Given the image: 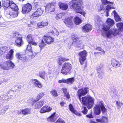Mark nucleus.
<instances>
[{
    "label": "nucleus",
    "instance_id": "f257e3e1",
    "mask_svg": "<svg viewBox=\"0 0 123 123\" xmlns=\"http://www.w3.org/2000/svg\"><path fill=\"white\" fill-rule=\"evenodd\" d=\"M88 89L87 88H85L79 90L77 91V96L82 104L86 105L88 109H91L94 104V98L89 95L81 98L82 96H84L86 94L88 91Z\"/></svg>",
    "mask_w": 123,
    "mask_h": 123
},
{
    "label": "nucleus",
    "instance_id": "f03ea898",
    "mask_svg": "<svg viewBox=\"0 0 123 123\" xmlns=\"http://www.w3.org/2000/svg\"><path fill=\"white\" fill-rule=\"evenodd\" d=\"M106 21L108 25L106 24H104L102 29L105 31V34L107 37L110 38L114 35L113 31L111 30L109 31H107L114 24V21L113 20L110 18H108Z\"/></svg>",
    "mask_w": 123,
    "mask_h": 123
},
{
    "label": "nucleus",
    "instance_id": "7ed1b4c3",
    "mask_svg": "<svg viewBox=\"0 0 123 123\" xmlns=\"http://www.w3.org/2000/svg\"><path fill=\"white\" fill-rule=\"evenodd\" d=\"M103 115L107 114V110L104 105L103 101H98L93 108L94 113L96 115H99L101 113V110Z\"/></svg>",
    "mask_w": 123,
    "mask_h": 123
},
{
    "label": "nucleus",
    "instance_id": "20e7f679",
    "mask_svg": "<svg viewBox=\"0 0 123 123\" xmlns=\"http://www.w3.org/2000/svg\"><path fill=\"white\" fill-rule=\"evenodd\" d=\"M102 4L100 5V10H103L104 12H106V16H109V12L111 9L114 8L113 7V4L112 2L108 1L107 0H102Z\"/></svg>",
    "mask_w": 123,
    "mask_h": 123
},
{
    "label": "nucleus",
    "instance_id": "39448f33",
    "mask_svg": "<svg viewBox=\"0 0 123 123\" xmlns=\"http://www.w3.org/2000/svg\"><path fill=\"white\" fill-rule=\"evenodd\" d=\"M83 4V2L81 0H72L70 2L69 4L75 11L77 13H81V6Z\"/></svg>",
    "mask_w": 123,
    "mask_h": 123
},
{
    "label": "nucleus",
    "instance_id": "423d86ee",
    "mask_svg": "<svg viewBox=\"0 0 123 123\" xmlns=\"http://www.w3.org/2000/svg\"><path fill=\"white\" fill-rule=\"evenodd\" d=\"M71 68V64L69 63H65L63 65L61 72L63 74L67 75L69 74Z\"/></svg>",
    "mask_w": 123,
    "mask_h": 123
},
{
    "label": "nucleus",
    "instance_id": "0eeeda50",
    "mask_svg": "<svg viewBox=\"0 0 123 123\" xmlns=\"http://www.w3.org/2000/svg\"><path fill=\"white\" fill-rule=\"evenodd\" d=\"M14 64L10 60L5 62L3 64L0 65L1 68L6 70L12 68H14Z\"/></svg>",
    "mask_w": 123,
    "mask_h": 123
},
{
    "label": "nucleus",
    "instance_id": "6e6552de",
    "mask_svg": "<svg viewBox=\"0 0 123 123\" xmlns=\"http://www.w3.org/2000/svg\"><path fill=\"white\" fill-rule=\"evenodd\" d=\"M87 55V52L85 50L79 53V55L80 56L79 60L81 65L84 63L86 60Z\"/></svg>",
    "mask_w": 123,
    "mask_h": 123
},
{
    "label": "nucleus",
    "instance_id": "1a4fd4ad",
    "mask_svg": "<svg viewBox=\"0 0 123 123\" xmlns=\"http://www.w3.org/2000/svg\"><path fill=\"white\" fill-rule=\"evenodd\" d=\"M32 9V6L29 3L24 5L22 6V12L23 13H27L30 12Z\"/></svg>",
    "mask_w": 123,
    "mask_h": 123
},
{
    "label": "nucleus",
    "instance_id": "9d476101",
    "mask_svg": "<svg viewBox=\"0 0 123 123\" xmlns=\"http://www.w3.org/2000/svg\"><path fill=\"white\" fill-rule=\"evenodd\" d=\"M5 11L7 14L9 15L12 18H15L18 15V11H14L11 8H7Z\"/></svg>",
    "mask_w": 123,
    "mask_h": 123
},
{
    "label": "nucleus",
    "instance_id": "9b49d317",
    "mask_svg": "<svg viewBox=\"0 0 123 123\" xmlns=\"http://www.w3.org/2000/svg\"><path fill=\"white\" fill-rule=\"evenodd\" d=\"M72 40L74 41L73 43V44L75 46H77L78 47H83V45L82 42L78 39V38L75 36L72 37Z\"/></svg>",
    "mask_w": 123,
    "mask_h": 123
},
{
    "label": "nucleus",
    "instance_id": "f8f14e48",
    "mask_svg": "<svg viewBox=\"0 0 123 123\" xmlns=\"http://www.w3.org/2000/svg\"><path fill=\"white\" fill-rule=\"evenodd\" d=\"M43 11L40 8L37 9V10L34 12L31 16V18H36L40 16L43 13Z\"/></svg>",
    "mask_w": 123,
    "mask_h": 123
},
{
    "label": "nucleus",
    "instance_id": "ddd939ff",
    "mask_svg": "<svg viewBox=\"0 0 123 123\" xmlns=\"http://www.w3.org/2000/svg\"><path fill=\"white\" fill-rule=\"evenodd\" d=\"M46 12L47 13L53 12L55 10V6L52 3H48L45 8Z\"/></svg>",
    "mask_w": 123,
    "mask_h": 123
},
{
    "label": "nucleus",
    "instance_id": "4468645a",
    "mask_svg": "<svg viewBox=\"0 0 123 123\" xmlns=\"http://www.w3.org/2000/svg\"><path fill=\"white\" fill-rule=\"evenodd\" d=\"M103 65L101 64L97 67V72L98 73V76L100 78L102 77L103 75L104 72L103 69Z\"/></svg>",
    "mask_w": 123,
    "mask_h": 123
},
{
    "label": "nucleus",
    "instance_id": "2eb2a0df",
    "mask_svg": "<svg viewBox=\"0 0 123 123\" xmlns=\"http://www.w3.org/2000/svg\"><path fill=\"white\" fill-rule=\"evenodd\" d=\"M16 56L18 59L21 60L23 62H25L27 60V58L25 54H23L21 53H17Z\"/></svg>",
    "mask_w": 123,
    "mask_h": 123
},
{
    "label": "nucleus",
    "instance_id": "dca6fc26",
    "mask_svg": "<svg viewBox=\"0 0 123 123\" xmlns=\"http://www.w3.org/2000/svg\"><path fill=\"white\" fill-rule=\"evenodd\" d=\"M111 62V65L113 67L115 68L119 67L120 65V63L118 61L114 58L112 59Z\"/></svg>",
    "mask_w": 123,
    "mask_h": 123
},
{
    "label": "nucleus",
    "instance_id": "f3484780",
    "mask_svg": "<svg viewBox=\"0 0 123 123\" xmlns=\"http://www.w3.org/2000/svg\"><path fill=\"white\" fill-rule=\"evenodd\" d=\"M56 113L55 112H54L50 116L47 118V121L50 122L55 121L58 117Z\"/></svg>",
    "mask_w": 123,
    "mask_h": 123
},
{
    "label": "nucleus",
    "instance_id": "a211bd4d",
    "mask_svg": "<svg viewBox=\"0 0 123 123\" xmlns=\"http://www.w3.org/2000/svg\"><path fill=\"white\" fill-rule=\"evenodd\" d=\"M27 39L29 44L34 45H37V43L34 42L31 35L29 34L27 36Z\"/></svg>",
    "mask_w": 123,
    "mask_h": 123
},
{
    "label": "nucleus",
    "instance_id": "6ab92c4d",
    "mask_svg": "<svg viewBox=\"0 0 123 123\" xmlns=\"http://www.w3.org/2000/svg\"><path fill=\"white\" fill-rule=\"evenodd\" d=\"M14 52V50L13 49H11L6 55V59L10 60H12L13 58Z\"/></svg>",
    "mask_w": 123,
    "mask_h": 123
},
{
    "label": "nucleus",
    "instance_id": "aec40b11",
    "mask_svg": "<svg viewBox=\"0 0 123 123\" xmlns=\"http://www.w3.org/2000/svg\"><path fill=\"white\" fill-rule=\"evenodd\" d=\"M92 28V26L89 24H86L82 28V31L84 32H88L91 31Z\"/></svg>",
    "mask_w": 123,
    "mask_h": 123
},
{
    "label": "nucleus",
    "instance_id": "412c9836",
    "mask_svg": "<svg viewBox=\"0 0 123 123\" xmlns=\"http://www.w3.org/2000/svg\"><path fill=\"white\" fill-rule=\"evenodd\" d=\"M52 109L51 107L49 106H47L43 107L40 110V112L41 113H43L51 111Z\"/></svg>",
    "mask_w": 123,
    "mask_h": 123
},
{
    "label": "nucleus",
    "instance_id": "4be33fe9",
    "mask_svg": "<svg viewBox=\"0 0 123 123\" xmlns=\"http://www.w3.org/2000/svg\"><path fill=\"white\" fill-rule=\"evenodd\" d=\"M15 44L18 47L21 46L23 44V41L21 37L16 39L15 40Z\"/></svg>",
    "mask_w": 123,
    "mask_h": 123
},
{
    "label": "nucleus",
    "instance_id": "5701e85b",
    "mask_svg": "<svg viewBox=\"0 0 123 123\" xmlns=\"http://www.w3.org/2000/svg\"><path fill=\"white\" fill-rule=\"evenodd\" d=\"M46 42L48 44H50L54 41V39L50 36H45L43 38Z\"/></svg>",
    "mask_w": 123,
    "mask_h": 123
},
{
    "label": "nucleus",
    "instance_id": "b1692460",
    "mask_svg": "<svg viewBox=\"0 0 123 123\" xmlns=\"http://www.w3.org/2000/svg\"><path fill=\"white\" fill-rule=\"evenodd\" d=\"M9 4L8 7H9L10 8H11L12 10L14 11H18V6L13 2L11 1Z\"/></svg>",
    "mask_w": 123,
    "mask_h": 123
},
{
    "label": "nucleus",
    "instance_id": "393cba45",
    "mask_svg": "<svg viewBox=\"0 0 123 123\" xmlns=\"http://www.w3.org/2000/svg\"><path fill=\"white\" fill-rule=\"evenodd\" d=\"M73 18L72 17H69L65 19L64 23L68 27H69V25H72L73 23Z\"/></svg>",
    "mask_w": 123,
    "mask_h": 123
},
{
    "label": "nucleus",
    "instance_id": "a878e982",
    "mask_svg": "<svg viewBox=\"0 0 123 123\" xmlns=\"http://www.w3.org/2000/svg\"><path fill=\"white\" fill-rule=\"evenodd\" d=\"M69 108L70 111L75 115L79 116H81V114L79 113L76 111L74 110L73 107L71 104H70L69 105Z\"/></svg>",
    "mask_w": 123,
    "mask_h": 123
},
{
    "label": "nucleus",
    "instance_id": "bb28decb",
    "mask_svg": "<svg viewBox=\"0 0 123 123\" xmlns=\"http://www.w3.org/2000/svg\"><path fill=\"white\" fill-rule=\"evenodd\" d=\"M58 5L60 8L63 10H66L68 8V6L67 4L61 2H59Z\"/></svg>",
    "mask_w": 123,
    "mask_h": 123
},
{
    "label": "nucleus",
    "instance_id": "cd10ccee",
    "mask_svg": "<svg viewBox=\"0 0 123 123\" xmlns=\"http://www.w3.org/2000/svg\"><path fill=\"white\" fill-rule=\"evenodd\" d=\"M43 99L38 102L36 103L35 105V108L37 109L40 108L43 105Z\"/></svg>",
    "mask_w": 123,
    "mask_h": 123
},
{
    "label": "nucleus",
    "instance_id": "c85d7f7f",
    "mask_svg": "<svg viewBox=\"0 0 123 123\" xmlns=\"http://www.w3.org/2000/svg\"><path fill=\"white\" fill-rule=\"evenodd\" d=\"M108 118L107 117H102V118L101 119H97L96 120L98 122H101L102 123H108Z\"/></svg>",
    "mask_w": 123,
    "mask_h": 123
},
{
    "label": "nucleus",
    "instance_id": "c756f323",
    "mask_svg": "<svg viewBox=\"0 0 123 123\" xmlns=\"http://www.w3.org/2000/svg\"><path fill=\"white\" fill-rule=\"evenodd\" d=\"M10 0H2V3L3 4V6L6 8L8 7L9 4L11 1H10Z\"/></svg>",
    "mask_w": 123,
    "mask_h": 123
},
{
    "label": "nucleus",
    "instance_id": "7c9ffc66",
    "mask_svg": "<svg viewBox=\"0 0 123 123\" xmlns=\"http://www.w3.org/2000/svg\"><path fill=\"white\" fill-rule=\"evenodd\" d=\"M112 13L114 14V17L116 21H121V18L119 16L117 15L115 11H114Z\"/></svg>",
    "mask_w": 123,
    "mask_h": 123
},
{
    "label": "nucleus",
    "instance_id": "2f4dec72",
    "mask_svg": "<svg viewBox=\"0 0 123 123\" xmlns=\"http://www.w3.org/2000/svg\"><path fill=\"white\" fill-rule=\"evenodd\" d=\"M63 92L64 93L65 96H66L67 98L69 99L70 98V96L69 93L67 92V89L65 88H63L62 89Z\"/></svg>",
    "mask_w": 123,
    "mask_h": 123
},
{
    "label": "nucleus",
    "instance_id": "473e14b6",
    "mask_svg": "<svg viewBox=\"0 0 123 123\" xmlns=\"http://www.w3.org/2000/svg\"><path fill=\"white\" fill-rule=\"evenodd\" d=\"M74 21L76 25H78L81 23L82 20L78 17H76L75 18L74 20Z\"/></svg>",
    "mask_w": 123,
    "mask_h": 123
},
{
    "label": "nucleus",
    "instance_id": "72a5a7b5",
    "mask_svg": "<svg viewBox=\"0 0 123 123\" xmlns=\"http://www.w3.org/2000/svg\"><path fill=\"white\" fill-rule=\"evenodd\" d=\"M74 81V78L73 77L69 78L66 80V83L69 85H71L73 83Z\"/></svg>",
    "mask_w": 123,
    "mask_h": 123
},
{
    "label": "nucleus",
    "instance_id": "f704fd0d",
    "mask_svg": "<svg viewBox=\"0 0 123 123\" xmlns=\"http://www.w3.org/2000/svg\"><path fill=\"white\" fill-rule=\"evenodd\" d=\"M46 45V43H45L43 39L40 40L39 45L41 49L43 48Z\"/></svg>",
    "mask_w": 123,
    "mask_h": 123
},
{
    "label": "nucleus",
    "instance_id": "c9c22d12",
    "mask_svg": "<svg viewBox=\"0 0 123 123\" xmlns=\"http://www.w3.org/2000/svg\"><path fill=\"white\" fill-rule=\"evenodd\" d=\"M22 112L24 115H27L31 113V109H23L22 111Z\"/></svg>",
    "mask_w": 123,
    "mask_h": 123
},
{
    "label": "nucleus",
    "instance_id": "e433bc0d",
    "mask_svg": "<svg viewBox=\"0 0 123 123\" xmlns=\"http://www.w3.org/2000/svg\"><path fill=\"white\" fill-rule=\"evenodd\" d=\"M116 25L119 30L123 31V23H118L116 24Z\"/></svg>",
    "mask_w": 123,
    "mask_h": 123
},
{
    "label": "nucleus",
    "instance_id": "4c0bfd02",
    "mask_svg": "<svg viewBox=\"0 0 123 123\" xmlns=\"http://www.w3.org/2000/svg\"><path fill=\"white\" fill-rule=\"evenodd\" d=\"M21 35L18 32H15L13 33L12 35L13 37L16 39L18 38L19 37H21Z\"/></svg>",
    "mask_w": 123,
    "mask_h": 123
},
{
    "label": "nucleus",
    "instance_id": "58836bf2",
    "mask_svg": "<svg viewBox=\"0 0 123 123\" xmlns=\"http://www.w3.org/2000/svg\"><path fill=\"white\" fill-rule=\"evenodd\" d=\"M44 94L43 92H41L38 94L37 97L36 99V101H38L44 95Z\"/></svg>",
    "mask_w": 123,
    "mask_h": 123
},
{
    "label": "nucleus",
    "instance_id": "ea45409f",
    "mask_svg": "<svg viewBox=\"0 0 123 123\" xmlns=\"http://www.w3.org/2000/svg\"><path fill=\"white\" fill-rule=\"evenodd\" d=\"M58 59L59 61V64L60 65H61L62 64V63L60 62L61 61L64 62L65 61H66L68 60V59H67L64 58L62 57H60L58 58Z\"/></svg>",
    "mask_w": 123,
    "mask_h": 123
},
{
    "label": "nucleus",
    "instance_id": "a19ab883",
    "mask_svg": "<svg viewBox=\"0 0 123 123\" xmlns=\"http://www.w3.org/2000/svg\"><path fill=\"white\" fill-rule=\"evenodd\" d=\"M7 49V48L6 47H2L0 48V50L3 54L6 52Z\"/></svg>",
    "mask_w": 123,
    "mask_h": 123
},
{
    "label": "nucleus",
    "instance_id": "79ce46f5",
    "mask_svg": "<svg viewBox=\"0 0 123 123\" xmlns=\"http://www.w3.org/2000/svg\"><path fill=\"white\" fill-rule=\"evenodd\" d=\"M45 72L44 71H41L39 72V76L42 78H45Z\"/></svg>",
    "mask_w": 123,
    "mask_h": 123
},
{
    "label": "nucleus",
    "instance_id": "37998d69",
    "mask_svg": "<svg viewBox=\"0 0 123 123\" xmlns=\"http://www.w3.org/2000/svg\"><path fill=\"white\" fill-rule=\"evenodd\" d=\"M82 112L84 114H86L87 113L88 110L86 107L82 106Z\"/></svg>",
    "mask_w": 123,
    "mask_h": 123
},
{
    "label": "nucleus",
    "instance_id": "c03bdc74",
    "mask_svg": "<svg viewBox=\"0 0 123 123\" xmlns=\"http://www.w3.org/2000/svg\"><path fill=\"white\" fill-rule=\"evenodd\" d=\"M51 32L53 34L57 36L59 34V32L56 29H54V30L52 31Z\"/></svg>",
    "mask_w": 123,
    "mask_h": 123
},
{
    "label": "nucleus",
    "instance_id": "a18cd8bd",
    "mask_svg": "<svg viewBox=\"0 0 123 123\" xmlns=\"http://www.w3.org/2000/svg\"><path fill=\"white\" fill-rule=\"evenodd\" d=\"M63 14V13H60L56 15L55 18L56 19H58L61 18Z\"/></svg>",
    "mask_w": 123,
    "mask_h": 123
},
{
    "label": "nucleus",
    "instance_id": "49530a36",
    "mask_svg": "<svg viewBox=\"0 0 123 123\" xmlns=\"http://www.w3.org/2000/svg\"><path fill=\"white\" fill-rule=\"evenodd\" d=\"M51 93L54 96H57V94L56 91L55 90H53L50 91Z\"/></svg>",
    "mask_w": 123,
    "mask_h": 123
},
{
    "label": "nucleus",
    "instance_id": "de8ad7c7",
    "mask_svg": "<svg viewBox=\"0 0 123 123\" xmlns=\"http://www.w3.org/2000/svg\"><path fill=\"white\" fill-rule=\"evenodd\" d=\"M40 82V81H38L37 80L34 79L33 80V83L34 85L36 87Z\"/></svg>",
    "mask_w": 123,
    "mask_h": 123
},
{
    "label": "nucleus",
    "instance_id": "09e8293b",
    "mask_svg": "<svg viewBox=\"0 0 123 123\" xmlns=\"http://www.w3.org/2000/svg\"><path fill=\"white\" fill-rule=\"evenodd\" d=\"M55 123H65L62 119L59 118L55 122Z\"/></svg>",
    "mask_w": 123,
    "mask_h": 123
},
{
    "label": "nucleus",
    "instance_id": "8fccbe9b",
    "mask_svg": "<svg viewBox=\"0 0 123 123\" xmlns=\"http://www.w3.org/2000/svg\"><path fill=\"white\" fill-rule=\"evenodd\" d=\"M32 47L30 45H28L26 49V50L29 51L30 52H31L32 50Z\"/></svg>",
    "mask_w": 123,
    "mask_h": 123
},
{
    "label": "nucleus",
    "instance_id": "3c124183",
    "mask_svg": "<svg viewBox=\"0 0 123 123\" xmlns=\"http://www.w3.org/2000/svg\"><path fill=\"white\" fill-rule=\"evenodd\" d=\"M33 7L34 9H36L38 7V2H35L34 3L33 6Z\"/></svg>",
    "mask_w": 123,
    "mask_h": 123
},
{
    "label": "nucleus",
    "instance_id": "603ef678",
    "mask_svg": "<svg viewBox=\"0 0 123 123\" xmlns=\"http://www.w3.org/2000/svg\"><path fill=\"white\" fill-rule=\"evenodd\" d=\"M96 49L102 52L103 54L105 53L104 50L100 47H97L96 48Z\"/></svg>",
    "mask_w": 123,
    "mask_h": 123
},
{
    "label": "nucleus",
    "instance_id": "864d4df0",
    "mask_svg": "<svg viewBox=\"0 0 123 123\" xmlns=\"http://www.w3.org/2000/svg\"><path fill=\"white\" fill-rule=\"evenodd\" d=\"M66 80H65V79H62V80H59L58 81V82L59 83H66Z\"/></svg>",
    "mask_w": 123,
    "mask_h": 123
},
{
    "label": "nucleus",
    "instance_id": "5fc2aeb1",
    "mask_svg": "<svg viewBox=\"0 0 123 123\" xmlns=\"http://www.w3.org/2000/svg\"><path fill=\"white\" fill-rule=\"evenodd\" d=\"M86 116L89 118H92L93 117V116L92 114L91 111L90 112V113L88 115H86Z\"/></svg>",
    "mask_w": 123,
    "mask_h": 123
},
{
    "label": "nucleus",
    "instance_id": "6e6d98bb",
    "mask_svg": "<svg viewBox=\"0 0 123 123\" xmlns=\"http://www.w3.org/2000/svg\"><path fill=\"white\" fill-rule=\"evenodd\" d=\"M116 104L119 107H121V106L123 105V104L117 101Z\"/></svg>",
    "mask_w": 123,
    "mask_h": 123
},
{
    "label": "nucleus",
    "instance_id": "4d7b16f0",
    "mask_svg": "<svg viewBox=\"0 0 123 123\" xmlns=\"http://www.w3.org/2000/svg\"><path fill=\"white\" fill-rule=\"evenodd\" d=\"M34 21H32L31 22L30 24H28L27 25V26L28 27L32 26V25H34Z\"/></svg>",
    "mask_w": 123,
    "mask_h": 123
},
{
    "label": "nucleus",
    "instance_id": "13d9d810",
    "mask_svg": "<svg viewBox=\"0 0 123 123\" xmlns=\"http://www.w3.org/2000/svg\"><path fill=\"white\" fill-rule=\"evenodd\" d=\"M43 85L40 82L39 83L38 85V86H37V87L39 88H41L43 87Z\"/></svg>",
    "mask_w": 123,
    "mask_h": 123
},
{
    "label": "nucleus",
    "instance_id": "bf43d9fd",
    "mask_svg": "<svg viewBox=\"0 0 123 123\" xmlns=\"http://www.w3.org/2000/svg\"><path fill=\"white\" fill-rule=\"evenodd\" d=\"M37 25L38 27L40 28H41L43 27L42 22L39 23L37 24Z\"/></svg>",
    "mask_w": 123,
    "mask_h": 123
},
{
    "label": "nucleus",
    "instance_id": "052dcab7",
    "mask_svg": "<svg viewBox=\"0 0 123 123\" xmlns=\"http://www.w3.org/2000/svg\"><path fill=\"white\" fill-rule=\"evenodd\" d=\"M42 22L43 27L44 26H47L48 24V23L46 22Z\"/></svg>",
    "mask_w": 123,
    "mask_h": 123
},
{
    "label": "nucleus",
    "instance_id": "680f3d73",
    "mask_svg": "<svg viewBox=\"0 0 123 123\" xmlns=\"http://www.w3.org/2000/svg\"><path fill=\"white\" fill-rule=\"evenodd\" d=\"M6 111L5 110L2 109L0 111V113L2 114H4L5 112Z\"/></svg>",
    "mask_w": 123,
    "mask_h": 123
},
{
    "label": "nucleus",
    "instance_id": "e2e57ef3",
    "mask_svg": "<svg viewBox=\"0 0 123 123\" xmlns=\"http://www.w3.org/2000/svg\"><path fill=\"white\" fill-rule=\"evenodd\" d=\"M11 93H12V95L10 94V95L11 96H12L14 94V92L13 91H12V90L10 91L9 92V94H10Z\"/></svg>",
    "mask_w": 123,
    "mask_h": 123
},
{
    "label": "nucleus",
    "instance_id": "0e129e2a",
    "mask_svg": "<svg viewBox=\"0 0 123 123\" xmlns=\"http://www.w3.org/2000/svg\"><path fill=\"white\" fill-rule=\"evenodd\" d=\"M65 103L64 102H62L60 103V104L61 106H63L65 104Z\"/></svg>",
    "mask_w": 123,
    "mask_h": 123
},
{
    "label": "nucleus",
    "instance_id": "69168bd1",
    "mask_svg": "<svg viewBox=\"0 0 123 123\" xmlns=\"http://www.w3.org/2000/svg\"><path fill=\"white\" fill-rule=\"evenodd\" d=\"M37 54V53H35L34 54H32L31 55V56L32 57H34Z\"/></svg>",
    "mask_w": 123,
    "mask_h": 123
},
{
    "label": "nucleus",
    "instance_id": "338daca9",
    "mask_svg": "<svg viewBox=\"0 0 123 123\" xmlns=\"http://www.w3.org/2000/svg\"><path fill=\"white\" fill-rule=\"evenodd\" d=\"M89 123H96L94 121H90Z\"/></svg>",
    "mask_w": 123,
    "mask_h": 123
},
{
    "label": "nucleus",
    "instance_id": "774afa93",
    "mask_svg": "<svg viewBox=\"0 0 123 123\" xmlns=\"http://www.w3.org/2000/svg\"><path fill=\"white\" fill-rule=\"evenodd\" d=\"M1 2L0 1V8L1 7Z\"/></svg>",
    "mask_w": 123,
    "mask_h": 123
}]
</instances>
